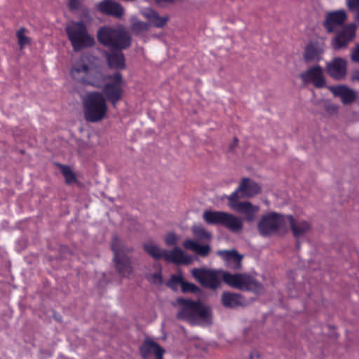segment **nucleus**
I'll return each instance as SVG.
<instances>
[{
    "mask_svg": "<svg viewBox=\"0 0 359 359\" xmlns=\"http://www.w3.org/2000/svg\"><path fill=\"white\" fill-rule=\"evenodd\" d=\"M125 81L121 73L105 74L102 72L91 69L84 86L102 88V92L108 102L116 108L124 96Z\"/></svg>",
    "mask_w": 359,
    "mask_h": 359,
    "instance_id": "nucleus-1",
    "label": "nucleus"
},
{
    "mask_svg": "<svg viewBox=\"0 0 359 359\" xmlns=\"http://www.w3.org/2000/svg\"><path fill=\"white\" fill-rule=\"evenodd\" d=\"M107 100L102 93L92 91L88 93L83 100V114L86 121L97 123L103 120L107 116Z\"/></svg>",
    "mask_w": 359,
    "mask_h": 359,
    "instance_id": "nucleus-2",
    "label": "nucleus"
},
{
    "mask_svg": "<svg viewBox=\"0 0 359 359\" xmlns=\"http://www.w3.org/2000/svg\"><path fill=\"white\" fill-rule=\"evenodd\" d=\"M99 43L111 50H121L131 44L130 34L122 29H116L109 26L100 27L97 33Z\"/></svg>",
    "mask_w": 359,
    "mask_h": 359,
    "instance_id": "nucleus-3",
    "label": "nucleus"
},
{
    "mask_svg": "<svg viewBox=\"0 0 359 359\" xmlns=\"http://www.w3.org/2000/svg\"><path fill=\"white\" fill-rule=\"evenodd\" d=\"M65 32L74 51L91 48L95 43L94 37L89 34L83 21L71 22L66 26Z\"/></svg>",
    "mask_w": 359,
    "mask_h": 359,
    "instance_id": "nucleus-4",
    "label": "nucleus"
},
{
    "mask_svg": "<svg viewBox=\"0 0 359 359\" xmlns=\"http://www.w3.org/2000/svg\"><path fill=\"white\" fill-rule=\"evenodd\" d=\"M231 287L243 291H250L255 294H260L264 287L255 277L248 273H231L221 270V281Z\"/></svg>",
    "mask_w": 359,
    "mask_h": 359,
    "instance_id": "nucleus-5",
    "label": "nucleus"
},
{
    "mask_svg": "<svg viewBox=\"0 0 359 359\" xmlns=\"http://www.w3.org/2000/svg\"><path fill=\"white\" fill-rule=\"evenodd\" d=\"M177 302L182 306L177 315L178 319L193 323L197 318L207 320L210 318V309L200 301L180 297L177 299Z\"/></svg>",
    "mask_w": 359,
    "mask_h": 359,
    "instance_id": "nucleus-6",
    "label": "nucleus"
},
{
    "mask_svg": "<svg viewBox=\"0 0 359 359\" xmlns=\"http://www.w3.org/2000/svg\"><path fill=\"white\" fill-rule=\"evenodd\" d=\"M203 219L209 225L222 226L233 233H238L243 229L241 218L223 211L206 210L203 213Z\"/></svg>",
    "mask_w": 359,
    "mask_h": 359,
    "instance_id": "nucleus-7",
    "label": "nucleus"
},
{
    "mask_svg": "<svg viewBox=\"0 0 359 359\" xmlns=\"http://www.w3.org/2000/svg\"><path fill=\"white\" fill-rule=\"evenodd\" d=\"M144 251L154 259H163L167 262L179 264H189L192 262L190 255H185L178 247L172 250H161L156 245L152 243H144L143 245Z\"/></svg>",
    "mask_w": 359,
    "mask_h": 359,
    "instance_id": "nucleus-8",
    "label": "nucleus"
},
{
    "mask_svg": "<svg viewBox=\"0 0 359 359\" xmlns=\"http://www.w3.org/2000/svg\"><path fill=\"white\" fill-rule=\"evenodd\" d=\"M286 222L287 215L272 212L262 217L257 224V229L262 236L266 237L276 234L280 230L284 229Z\"/></svg>",
    "mask_w": 359,
    "mask_h": 359,
    "instance_id": "nucleus-9",
    "label": "nucleus"
},
{
    "mask_svg": "<svg viewBox=\"0 0 359 359\" xmlns=\"http://www.w3.org/2000/svg\"><path fill=\"white\" fill-rule=\"evenodd\" d=\"M114 252V262L118 273L123 276H129L133 271V267L129 257L125 254V250L117 236H114L111 244Z\"/></svg>",
    "mask_w": 359,
    "mask_h": 359,
    "instance_id": "nucleus-10",
    "label": "nucleus"
},
{
    "mask_svg": "<svg viewBox=\"0 0 359 359\" xmlns=\"http://www.w3.org/2000/svg\"><path fill=\"white\" fill-rule=\"evenodd\" d=\"M191 273L203 287L216 290L221 285V270L194 268Z\"/></svg>",
    "mask_w": 359,
    "mask_h": 359,
    "instance_id": "nucleus-11",
    "label": "nucleus"
},
{
    "mask_svg": "<svg viewBox=\"0 0 359 359\" xmlns=\"http://www.w3.org/2000/svg\"><path fill=\"white\" fill-rule=\"evenodd\" d=\"M357 25L354 22L348 23L340 28L335 33L336 35L331 41L334 50H338L347 47L355 37Z\"/></svg>",
    "mask_w": 359,
    "mask_h": 359,
    "instance_id": "nucleus-12",
    "label": "nucleus"
},
{
    "mask_svg": "<svg viewBox=\"0 0 359 359\" xmlns=\"http://www.w3.org/2000/svg\"><path fill=\"white\" fill-rule=\"evenodd\" d=\"M347 20L348 15L345 10L330 11L325 13L322 25L327 34H332L344 26Z\"/></svg>",
    "mask_w": 359,
    "mask_h": 359,
    "instance_id": "nucleus-13",
    "label": "nucleus"
},
{
    "mask_svg": "<svg viewBox=\"0 0 359 359\" xmlns=\"http://www.w3.org/2000/svg\"><path fill=\"white\" fill-rule=\"evenodd\" d=\"M259 184L248 177L242 179L238 187L228 196V200L238 201L240 198L252 197L261 191Z\"/></svg>",
    "mask_w": 359,
    "mask_h": 359,
    "instance_id": "nucleus-14",
    "label": "nucleus"
},
{
    "mask_svg": "<svg viewBox=\"0 0 359 359\" xmlns=\"http://www.w3.org/2000/svg\"><path fill=\"white\" fill-rule=\"evenodd\" d=\"M300 78L304 85L311 83L316 88H323L326 85L323 69L319 65H315L309 68L300 74Z\"/></svg>",
    "mask_w": 359,
    "mask_h": 359,
    "instance_id": "nucleus-15",
    "label": "nucleus"
},
{
    "mask_svg": "<svg viewBox=\"0 0 359 359\" xmlns=\"http://www.w3.org/2000/svg\"><path fill=\"white\" fill-rule=\"evenodd\" d=\"M228 201L229 206L237 212L244 215L247 222L255 220L256 214L259 210V206L254 205L249 201Z\"/></svg>",
    "mask_w": 359,
    "mask_h": 359,
    "instance_id": "nucleus-16",
    "label": "nucleus"
},
{
    "mask_svg": "<svg viewBox=\"0 0 359 359\" xmlns=\"http://www.w3.org/2000/svg\"><path fill=\"white\" fill-rule=\"evenodd\" d=\"M97 9L102 14L117 19L122 18L125 13L123 6L121 4L111 0H104L98 3Z\"/></svg>",
    "mask_w": 359,
    "mask_h": 359,
    "instance_id": "nucleus-17",
    "label": "nucleus"
},
{
    "mask_svg": "<svg viewBox=\"0 0 359 359\" xmlns=\"http://www.w3.org/2000/svg\"><path fill=\"white\" fill-rule=\"evenodd\" d=\"M327 74L335 80L343 79L347 72V62L345 59L334 57L326 66Z\"/></svg>",
    "mask_w": 359,
    "mask_h": 359,
    "instance_id": "nucleus-18",
    "label": "nucleus"
},
{
    "mask_svg": "<svg viewBox=\"0 0 359 359\" xmlns=\"http://www.w3.org/2000/svg\"><path fill=\"white\" fill-rule=\"evenodd\" d=\"M91 67L81 59L74 62L69 74L74 81L82 85H85L91 70Z\"/></svg>",
    "mask_w": 359,
    "mask_h": 359,
    "instance_id": "nucleus-19",
    "label": "nucleus"
},
{
    "mask_svg": "<svg viewBox=\"0 0 359 359\" xmlns=\"http://www.w3.org/2000/svg\"><path fill=\"white\" fill-rule=\"evenodd\" d=\"M217 255L225 262L226 266L233 271H238L242 266L243 256L236 250H219Z\"/></svg>",
    "mask_w": 359,
    "mask_h": 359,
    "instance_id": "nucleus-20",
    "label": "nucleus"
},
{
    "mask_svg": "<svg viewBox=\"0 0 359 359\" xmlns=\"http://www.w3.org/2000/svg\"><path fill=\"white\" fill-rule=\"evenodd\" d=\"M329 90L335 97H339L344 104H349L356 99V93L352 89L346 86H332L329 87Z\"/></svg>",
    "mask_w": 359,
    "mask_h": 359,
    "instance_id": "nucleus-21",
    "label": "nucleus"
},
{
    "mask_svg": "<svg viewBox=\"0 0 359 359\" xmlns=\"http://www.w3.org/2000/svg\"><path fill=\"white\" fill-rule=\"evenodd\" d=\"M140 351L144 359L149 358L153 354L156 359H163L165 353L164 349L152 340H146L140 346Z\"/></svg>",
    "mask_w": 359,
    "mask_h": 359,
    "instance_id": "nucleus-22",
    "label": "nucleus"
},
{
    "mask_svg": "<svg viewBox=\"0 0 359 359\" xmlns=\"http://www.w3.org/2000/svg\"><path fill=\"white\" fill-rule=\"evenodd\" d=\"M287 221L289 222L292 233L295 238H299L311 229V224L306 220H295L292 215H287Z\"/></svg>",
    "mask_w": 359,
    "mask_h": 359,
    "instance_id": "nucleus-23",
    "label": "nucleus"
},
{
    "mask_svg": "<svg viewBox=\"0 0 359 359\" xmlns=\"http://www.w3.org/2000/svg\"><path fill=\"white\" fill-rule=\"evenodd\" d=\"M245 298L241 294L231 292H224L221 297L222 305L229 309H235L245 305Z\"/></svg>",
    "mask_w": 359,
    "mask_h": 359,
    "instance_id": "nucleus-24",
    "label": "nucleus"
},
{
    "mask_svg": "<svg viewBox=\"0 0 359 359\" xmlns=\"http://www.w3.org/2000/svg\"><path fill=\"white\" fill-rule=\"evenodd\" d=\"M114 52L111 50L110 53L107 55V61L109 67L115 69H123L126 67V60L124 55L121 50Z\"/></svg>",
    "mask_w": 359,
    "mask_h": 359,
    "instance_id": "nucleus-25",
    "label": "nucleus"
},
{
    "mask_svg": "<svg viewBox=\"0 0 359 359\" xmlns=\"http://www.w3.org/2000/svg\"><path fill=\"white\" fill-rule=\"evenodd\" d=\"M322 53L323 50L318 47L317 43L311 42L305 47L304 60L306 62H318L321 59Z\"/></svg>",
    "mask_w": 359,
    "mask_h": 359,
    "instance_id": "nucleus-26",
    "label": "nucleus"
},
{
    "mask_svg": "<svg viewBox=\"0 0 359 359\" xmlns=\"http://www.w3.org/2000/svg\"><path fill=\"white\" fill-rule=\"evenodd\" d=\"M182 245L186 250H192L196 254L203 257H207L210 252V246L209 245H200L191 239L185 240Z\"/></svg>",
    "mask_w": 359,
    "mask_h": 359,
    "instance_id": "nucleus-27",
    "label": "nucleus"
},
{
    "mask_svg": "<svg viewBox=\"0 0 359 359\" xmlns=\"http://www.w3.org/2000/svg\"><path fill=\"white\" fill-rule=\"evenodd\" d=\"M147 17L149 22L156 27L162 28L163 27L169 18L168 16L161 17L158 13L153 10H151L147 14Z\"/></svg>",
    "mask_w": 359,
    "mask_h": 359,
    "instance_id": "nucleus-28",
    "label": "nucleus"
},
{
    "mask_svg": "<svg viewBox=\"0 0 359 359\" xmlns=\"http://www.w3.org/2000/svg\"><path fill=\"white\" fill-rule=\"evenodd\" d=\"M61 173L65 179V182L67 184H71L76 182V177L74 172L67 165L59 164Z\"/></svg>",
    "mask_w": 359,
    "mask_h": 359,
    "instance_id": "nucleus-29",
    "label": "nucleus"
},
{
    "mask_svg": "<svg viewBox=\"0 0 359 359\" xmlns=\"http://www.w3.org/2000/svg\"><path fill=\"white\" fill-rule=\"evenodd\" d=\"M192 233L198 241H209L212 238L211 233L201 226H194L192 229Z\"/></svg>",
    "mask_w": 359,
    "mask_h": 359,
    "instance_id": "nucleus-30",
    "label": "nucleus"
},
{
    "mask_svg": "<svg viewBox=\"0 0 359 359\" xmlns=\"http://www.w3.org/2000/svg\"><path fill=\"white\" fill-rule=\"evenodd\" d=\"M149 28V25L147 22L140 20L135 21L131 25V30L135 34L146 32Z\"/></svg>",
    "mask_w": 359,
    "mask_h": 359,
    "instance_id": "nucleus-31",
    "label": "nucleus"
},
{
    "mask_svg": "<svg viewBox=\"0 0 359 359\" xmlns=\"http://www.w3.org/2000/svg\"><path fill=\"white\" fill-rule=\"evenodd\" d=\"M25 32L26 29L22 27L18 29L16 33V36L18 39V43L21 49H22L25 46L30 43V39L25 35Z\"/></svg>",
    "mask_w": 359,
    "mask_h": 359,
    "instance_id": "nucleus-32",
    "label": "nucleus"
},
{
    "mask_svg": "<svg viewBox=\"0 0 359 359\" xmlns=\"http://www.w3.org/2000/svg\"><path fill=\"white\" fill-rule=\"evenodd\" d=\"M181 287H182V292L183 293L190 292V293L196 294L200 291V289L197 285H196L195 284H194L192 283H189V282H187L184 280L183 281V283L181 285Z\"/></svg>",
    "mask_w": 359,
    "mask_h": 359,
    "instance_id": "nucleus-33",
    "label": "nucleus"
},
{
    "mask_svg": "<svg viewBox=\"0 0 359 359\" xmlns=\"http://www.w3.org/2000/svg\"><path fill=\"white\" fill-rule=\"evenodd\" d=\"M147 279L152 284L160 285L162 284L163 278L161 270L152 274L147 275Z\"/></svg>",
    "mask_w": 359,
    "mask_h": 359,
    "instance_id": "nucleus-34",
    "label": "nucleus"
},
{
    "mask_svg": "<svg viewBox=\"0 0 359 359\" xmlns=\"http://www.w3.org/2000/svg\"><path fill=\"white\" fill-rule=\"evenodd\" d=\"M184 281L183 277L181 275H172L170 280L168 283V286L173 288L177 285L182 284Z\"/></svg>",
    "mask_w": 359,
    "mask_h": 359,
    "instance_id": "nucleus-35",
    "label": "nucleus"
},
{
    "mask_svg": "<svg viewBox=\"0 0 359 359\" xmlns=\"http://www.w3.org/2000/svg\"><path fill=\"white\" fill-rule=\"evenodd\" d=\"M177 242V237L174 233H169L165 238V243L166 245L171 246L174 245Z\"/></svg>",
    "mask_w": 359,
    "mask_h": 359,
    "instance_id": "nucleus-36",
    "label": "nucleus"
},
{
    "mask_svg": "<svg viewBox=\"0 0 359 359\" xmlns=\"http://www.w3.org/2000/svg\"><path fill=\"white\" fill-rule=\"evenodd\" d=\"M346 3L349 11L359 10V0H346Z\"/></svg>",
    "mask_w": 359,
    "mask_h": 359,
    "instance_id": "nucleus-37",
    "label": "nucleus"
},
{
    "mask_svg": "<svg viewBox=\"0 0 359 359\" xmlns=\"http://www.w3.org/2000/svg\"><path fill=\"white\" fill-rule=\"evenodd\" d=\"M351 57L352 61L359 63V43L356 44L355 48L352 50Z\"/></svg>",
    "mask_w": 359,
    "mask_h": 359,
    "instance_id": "nucleus-38",
    "label": "nucleus"
},
{
    "mask_svg": "<svg viewBox=\"0 0 359 359\" xmlns=\"http://www.w3.org/2000/svg\"><path fill=\"white\" fill-rule=\"evenodd\" d=\"M68 7L71 11H75L79 8L80 1L79 0H68Z\"/></svg>",
    "mask_w": 359,
    "mask_h": 359,
    "instance_id": "nucleus-39",
    "label": "nucleus"
},
{
    "mask_svg": "<svg viewBox=\"0 0 359 359\" xmlns=\"http://www.w3.org/2000/svg\"><path fill=\"white\" fill-rule=\"evenodd\" d=\"M352 80L359 81V69L355 70L353 72Z\"/></svg>",
    "mask_w": 359,
    "mask_h": 359,
    "instance_id": "nucleus-40",
    "label": "nucleus"
},
{
    "mask_svg": "<svg viewBox=\"0 0 359 359\" xmlns=\"http://www.w3.org/2000/svg\"><path fill=\"white\" fill-rule=\"evenodd\" d=\"M238 138L237 137H234L233 138V142L230 145L229 149L232 150L238 144Z\"/></svg>",
    "mask_w": 359,
    "mask_h": 359,
    "instance_id": "nucleus-41",
    "label": "nucleus"
},
{
    "mask_svg": "<svg viewBox=\"0 0 359 359\" xmlns=\"http://www.w3.org/2000/svg\"><path fill=\"white\" fill-rule=\"evenodd\" d=\"M357 13L355 15V19L359 22V10L357 11Z\"/></svg>",
    "mask_w": 359,
    "mask_h": 359,
    "instance_id": "nucleus-42",
    "label": "nucleus"
},
{
    "mask_svg": "<svg viewBox=\"0 0 359 359\" xmlns=\"http://www.w3.org/2000/svg\"><path fill=\"white\" fill-rule=\"evenodd\" d=\"M297 248H299V242L297 243Z\"/></svg>",
    "mask_w": 359,
    "mask_h": 359,
    "instance_id": "nucleus-43",
    "label": "nucleus"
},
{
    "mask_svg": "<svg viewBox=\"0 0 359 359\" xmlns=\"http://www.w3.org/2000/svg\"><path fill=\"white\" fill-rule=\"evenodd\" d=\"M250 358H251V359L253 358V355L252 354L250 355Z\"/></svg>",
    "mask_w": 359,
    "mask_h": 359,
    "instance_id": "nucleus-44",
    "label": "nucleus"
}]
</instances>
